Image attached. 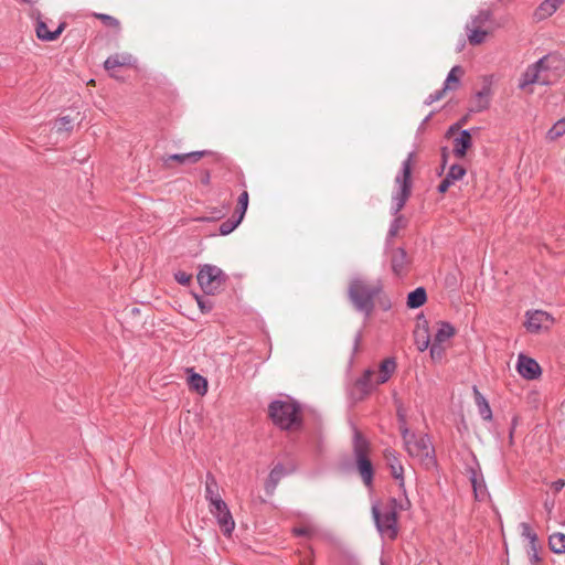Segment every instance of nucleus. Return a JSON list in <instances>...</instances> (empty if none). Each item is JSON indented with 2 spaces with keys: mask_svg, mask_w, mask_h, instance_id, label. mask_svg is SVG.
<instances>
[{
  "mask_svg": "<svg viewBox=\"0 0 565 565\" xmlns=\"http://www.w3.org/2000/svg\"><path fill=\"white\" fill-rule=\"evenodd\" d=\"M466 120H467V118H466V117H463V118H461V119L459 120V121L461 122V126L466 122Z\"/></svg>",
  "mask_w": 565,
  "mask_h": 565,
  "instance_id": "nucleus-60",
  "label": "nucleus"
},
{
  "mask_svg": "<svg viewBox=\"0 0 565 565\" xmlns=\"http://www.w3.org/2000/svg\"><path fill=\"white\" fill-rule=\"evenodd\" d=\"M396 417H397L398 428H399L402 438L403 439L408 438L409 434H412L413 431H411L408 426H407L406 414H405V411H404L403 407H398L397 408Z\"/></svg>",
  "mask_w": 565,
  "mask_h": 565,
  "instance_id": "nucleus-35",
  "label": "nucleus"
},
{
  "mask_svg": "<svg viewBox=\"0 0 565 565\" xmlns=\"http://www.w3.org/2000/svg\"><path fill=\"white\" fill-rule=\"evenodd\" d=\"M431 116H433V113L428 114V115L423 119V121H422V122H420V125H419V129H422V128H423V127H424V126L429 121V119L431 118Z\"/></svg>",
  "mask_w": 565,
  "mask_h": 565,
  "instance_id": "nucleus-57",
  "label": "nucleus"
},
{
  "mask_svg": "<svg viewBox=\"0 0 565 565\" xmlns=\"http://www.w3.org/2000/svg\"><path fill=\"white\" fill-rule=\"evenodd\" d=\"M471 456L473 465L467 466L466 471L469 476L476 499L483 500L488 494L486 481L476 455L471 454Z\"/></svg>",
  "mask_w": 565,
  "mask_h": 565,
  "instance_id": "nucleus-11",
  "label": "nucleus"
},
{
  "mask_svg": "<svg viewBox=\"0 0 565 565\" xmlns=\"http://www.w3.org/2000/svg\"><path fill=\"white\" fill-rule=\"evenodd\" d=\"M455 328L454 326L448 321H439L438 322V329L435 333L434 341L437 343H444L450 338L455 335Z\"/></svg>",
  "mask_w": 565,
  "mask_h": 565,
  "instance_id": "nucleus-26",
  "label": "nucleus"
},
{
  "mask_svg": "<svg viewBox=\"0 0 565 565\" xmlns=\"http://www.w3.org/2000/svg\"><path fill=\"white\" fill-rule=\"evenodd\" d=\"M65 28H66V22H61L54 31H52L51 33H47V38H51V42L55 41L62 34V32L65 30Z\"/></svg>",
  "mask_w": 565,
  "mask_h": 565,
  "instance_id": "nucleus-51",
  "label": "nucleus"
},
{
  "mask_svg": "<svg viewBox=\"0 0 565 565\" xmlns=\"http://www.w3.org/2000/svg\"><path fill=\"white\" fill-rule=\"evenodd\" d=\"M480 130V127H472L470 129H463L454 139V156L457 158H463L467 151L472 147V132Z\"/></svg>",
  "mask_w": 565,
  "mask_h": 565,
  "instance_id": "nucleus-13",
  "label": "nucleus"
},
{
  "mask_svg": "<svg viewBox=\"0 0 565 565\" xmlns=\"http://www.w3.org/2000/svg\"><path fill=\"white\" fill-rule=\"evenodd\" d=\"M174 279L178 284L182 286H188L192 280V275L183 270H178L177 273H174Z\"/></svg>",
  "mask_w": 565,
  "mask_h": 565,
  "instance_id": "nucleus-43",
  "label": "nucleus"
},
{
  "mask_svg": "<svg viewBox=\"0 0 565 565\" xmlns=\"http://www.w3.org/2000/svg\"><path fill=\"white\" fill-rule=\"evenodd\" d=\"M445 169H446V166H443V163H440V168L438 170V175H441L444 173Z\"/></svg>",
  "mask_w": 565,
  "mask_h": 565,
  "instance_id": "nucleus-59",
  "label": "nucleus"
},
{
  "mask_svg": "<svg viewBox=\"0 0 565 565\" xmlns=\"http://www.w3.org/2000/svg\"><path fill=\"white\" fill-rule=\"evenodd\" d=\"M188 384L190 390L196 392L200 395H205L207 392V380L201 374L194 372L193 369L190 370Z\"/></svg>",
  "mask_w": 565,
  "mask_h": 565,
  "instance_id": "nucleus-22",
  "label": "nucleus"
},
{
  "mask_svg": "<svg viewBox=\"0 0 565 565\" xmlns=\"http://www.w3.org/2000/svg\"><path fill=\"white\" fill-rule=\"evenodd\" d=\"M525 320V328L531 333H537L542 330L546 322L552 321V317L542 310L527 311Z\"/></svg>",
  "mask_w": 565,
  "mask_h": 565,
  "instance_id": "nucleus-15",
  "label": "nucleus"
},
{
  "mask_svg": "<svg viewBox=\"0 0 565 565\" xmlns=\"http://www.w3.org/2000/svg\"><path fill=\"white\" fill-rule=\"evenodd\" d=\"M427 301V291L424 287H417L407 295L406 305L409 309H417Z\"/></svg>",
  "mask_w": 565,
  "mask_h": 565,
  "instance_id": "nucleus-24",
  "label": "nucleus"
},
{
  "mask_svg": "<svg viewBox=\"0 0 565 565\" xmlns=\"http://www.w3.org/2000/svg\"><path fill=\"white\" fill-rule=\"evenodd\" d=\"M36 565H43L42 563H38Z\"/></svg>",
  "mask_w": 565,
  "mask_h": 565,
  "instance_id": "nucleus-62",
  "label": "nucleus"
},
{
  "mask_svg": "<svg viewBox=\"0 0 565 565\" xmlns=\"http://www.w3.org/2000/svg\"><path fill=\"white\" fill-rule=\"evenodd\" d=\"M385 458L392 477L398 481L401 490L405 492L404 468L397 457V452L393 449H386Z\"/></svg>",
  "mask_w": 565,
  "mask_h": 565,
  "instance_id": "nucleus-14",
  "label": "nucleus"
},
{
  "mask_svg": "<svg viewBox=\"0 0 565 565\" xmlns=\"http://www.w3.org/2000/svg\"><path fill=\"white\" fill-rule=\"evenodd\" d=\"M362 330H359L355 335H354V339H353V347H352V354H351V358H350V363L353 362L354 360V356L356 354V352L359 351L360 349V344H361V341H362Z\"/></svg>",
  "mask_w": 565,
  "mask_h": 565,
  "instance_id": "nucleus-47",
  "label": "nucleus"
},
{
  "mask_svg": "<svg viewBox=\"0 0 565 565\" xmlns=\"http://www.w3.org/2000/svg\"><path fill=\"white\" fill-rule=\"evenodd\" d=\"M516 371L525 380H536L542 374L539 362L523 353H520L516 361Z\"/></svg>",
  "mask_w": 565,
  "mask_h": 565,
  "instance_id": "nucleus-12",
  "label": "nucleus"
},
{
  "mask_svg": "<svg viewBox=\"0 0 565 565\" xmlns=\"http://www.w3.org/2000/svg\"><path fill=\"white\" fill-rule=\"evenodd\" d=\"M194 297H195L198 307L200 308L202 313H209L212 311L214 303L210 298H207L205 296H200V295H194Z\"/></svg>",
  "mask_w": 565,
  "mask_h": 565,
  "instance_id": "nucleus-37",
  "label": "nucleus"
},
{
  "mask_svg": "<svg viewBox=\"0 0 565 565\" xmlns=\"http://www.w3.org/2000/svg\"><path fill=\"white\" fill-rule=\"evenodd\" d=\"M414 342L419 352H424L429 348L430 334L426 321L423 327H417L414 331Z\"/></svg>",
  "mask_w": 565,
  "mask_h": 565,
  "instance_id": "nucleus-19",
  "label": "nucleus"
},
{
  "mask_svg": "<svg viewBox=\"0 0 565 565\" xmlns=\"http://www.w3.org/2000/svg\"><path fill=\"white\" fill-rule=\"evenodd\" d=\"M461 74H462L461 66L455 65L448 73L443 87L446 88L447 90L456 89L459 86V83H460L459 75H461Z\"/></svg>",
  "mask_w": 565,
  "mask_h": 565,
  "instance_id": "nucleus-31",
  "label": "nucleus"
},
{
  "mask_svg": "<svg viewBox=\"0 0 565 565\" xmlns=\"http://www.w3.org/2000/svg\"><path fill=\"white\" fill-rule=\"evenodd\" d=\"M402 508L397 499L391 498L380 507L379 502L372 504V516L375 527L383 539L395 540L398 534L397 509Z\"/></svg>",
  "mask_w": 565,
  "mask_h": 565,
  "instance_id": "nucleus-4",
  "label": "nucleus"
},
{
  "mask_svg": "<svg viewBox=\"0 0 565 565\" xmlns=\"http://www.w3.org/2000/svg\"><path fill=\"white\" fill-rule=\"evenodd\" d=\"M414 152H411L407 158L402 162L401 171L395 177V185L397 190L392 194L391 214L394 218L391 221L388 232L385 238V249L392 245L393 238L397 232L405 224L404 216L399 213L405 206L412 194V161Z\"/></svg>",
  "mask_w": 565,
  "mask_h": 565,
  "instance_id": "nucleus-1",
  "label": "nucleus"
},
{
  "mask_svg": "<svg viewBox=\"0 0 565 565\" xmlns=\"http://www.w3.org/2000/svg\"><path fill=\"white\" fill-rule=\"evenodd\" d=\"M96 17L100 19L106 26L117 28L119 25V21L109 14L98 13Z\"/></svg>",
  "mask_w": 565,
  "mask_h": 565,
  "instance_id": "nucleus-44",
  "label": "nucleus"
},
{
  "mask_svg": "<svg viewBox=\"0 0 565 565\" xmlns=\"http://www.w3.org/2000/svg\"><path fill=\"white\" fill-rule=\"evenodd\" d=\"M460 127H461V122H460V121H457V122L452 124V125L448 128L446 136H450V135H452V134H454L455 131H457Z\"/></svg>",
  "mask_w": 565,
  "mask_h": 565,
  "instance_id": "nucleus-56",
  "label": "nucleus"
},
{
  "mask_svg": "<svg viewBox=\"0 0 565 565\" xmlns=\"http://www.w3.org/2000/svg\"><path fill=\"white\" fill-rule=\"evenodd\" d=\"M468 40L472 45H479L484 42L488 32L480 28H471L470 24L466 25Z\"/></svg>",
  "mask_w": 565,
  "mask_h": 565,
  "instance_id": "nucleus-32",
  "label": "nucleus"
},
{
  "mask_svg": "<svg viewBox=\"0 0 565 565\" xmlns=\"http://www.w3.org/2000/svg\"><path fill=\"white\" fill-rule=\"evenodd\" d=\"M224 215H225V212L222 209H214L212 211V216H203L200 220L210 222V221L220 220V218L224 217Z\"/></svg>",
  "mask_w": 565,
  "mask_h": 565,
  "instance_id": "nucleus-50",
  "label": "nucleus"
},
{
  "mask_svg": "<svg viewBox=\"0 0 565 565\" xmlns=\"http://www.w3.org/2000/svg\"><path fill=\"white\" fill-rule=\"evenodd\" d=\"M51 32L52 31H50L47 29L46 23L44 21H42L41 19H38L36 28H35V33H36L38 39L41 41L51 42V38H47V33H51Z\"/></svg>",
  "mask_w": 565,
  "mask_h": 565,
  "instance_id": "nucleus-38",
  "label": "nucleus"
},
{
  "mask_svg": "<svg viewBox=\"0 0 565 565\" xmlns=\"http://www.w3.org/2000/svg\"><path fill=\"white\" fill-rule=\"evenodd\" d=\"M548 545L553 553H565V534L561 532L553 533L548 537Z\"/></svg>",
  "mask_w": 565,
  "mask_h": 565,
  "instance_id": "nucleus-30",
  "label": "nucleus"
},
{
  "mask_svg": "<svg viewBox=\"0 0 565 565\" xmlns=\"http://www.w3.org/2000/svg\"><path fill=\"white\" fill-rule=\"evenodd\" d=\"M295 536H311L315 533V529L312 526H298L291 530Z\"/></svg>",
  "mask_w": 565,
  "mask_h": 565,
  "instance_id": "nucleus-45",
  "label": "nucleus"
},
{
  "mask_svg": "<svg viewBox=\"0 0 565 565\" xmlns=\"http://www.w3.org/2000/svg\"><path fill=\"white\" fill-rule=\"evenodd\" d=\"M385 254L388 257L391 270L394 276L403 278L407 275L411 259L404 247H388V250L384 248Z\"/></svg>",
  "mask_w": 565,
  "mask_h": 565,
  "instance_id": "nucleus-9",
  "label": "nucleus"
},
{
  "mask_svg": "<svg viewBox=\"0 0 565 565\" xmlns=\"http://www.w3.org/2000/svg\"><path fill=\"white\" fill-rule=\"evenodd\" d=\"M374 371L367 369L364 373L355 381V386L360 390L362 396L370 394L374 387L372 383V376Z\"/></svg>",
  "mask_w": 565,
  "mask_h": 565,
  "instance_id": "nucleus-27",
  "label": "nucleus"
},
{
  "mask_svg": "<svg viewBox=\"0 0 565 565\" xmlns=\"http://www.w3.org/2000/svg\"><path fill=\"white\" fill-rule=\"evenodd\" d=\"M467 173L466 168L462 166L455 163L451 164L445 178L437 186V191L441 194L446 193L447 190L455 184L456 181L461 180Z\"/></svg>",
  "mask_w": 565,
  "mask_h": 565,
  "instance_id": "nucleus-16",
  "label": "nucleus"
},
{
  "mask_svg": "<svg viewBox=\"0 0 565 565\" xmlns=\"http://www.w3.org/2000/svg\"><path fill=\"white\" fill-rule=\"evenodd\" d=\"M547 62H548V55H544L543 57L537 60L535 63L531 64V66L534 70H539V74L541 75L542 72L550 70Z\"/></svg>",
  "mask_w": 565,
  "mask_h": 565,
  "instance_id": "nucleus-46",
  "label": "nucleus"
},
{
  "mask_svg": "<svg viewBox=\"0 0 565 565\" xmlns=\"http://www.w3.org/2000/svg\"><path fill=\"white\" fill-rule=\"evenodd\" d=\"M210 153H211V151H209V150H199V151L186 152L185 157H186L188 162L194 163V162L199 161L201 158H203Z\"/></svg>",
  "mask_w": 565,
  "mask_h": 565,
  "instance_id": "nucleus-42",
  "label": "nucleus"
},
{
  "mask_svg": "<svg viewBox=\"0 0 565 565\" xmlns=\"http://www.w3.org/2000/svg\"><path fill=\"white\" fill-rule=\"evenodd\" d=\"M565 134V118L556 121L553 127L547 131L550 139L554 140L562 137Z\"/></svg>",
  "mask_w": 565,
  "mask_h": 565,
  "instance_id": "nucleus-36",
  "label": "nucleus"
},
{
  "mask_svg": "<svg viewBox=\"0 0 565 565\" xmlns=\"http://www.w3.org/2000/svg\"><path fill=\"white\" fill-rule=\"evenodd\" d=\"M539 83L541 85H547L548 82L546 79L541 78L539 74V70H534L531 65L526 67V70L522 73L518 87L520 89H525L527 86Z\"/></svg>",
  "mask_w": 565,
  "mask_h": 565,
  "instance_id": "nucleus-18",
  "label": "nucleus"
},
{
  "mask_svg": "<svg viewBox=\"0 0 565 565\" xmlns=\"http://www.w3.org/2000/svg\"><path fill=\"white\" fill-rule=\"evenodd\" d=\"M202 182H203L204 184H207V183L210 182V173H209V172H206V173H205V175H204V177H203V179H202Z\"/></svg>",
  "mask_w": 565,
  "mask_h": 565,
  "instance_id": "nucleus-58",
  "label": "nucleus"
},
{
  "mask_svg": "<svg viewBox=\"0 0 565 565\" xmlns=\"http://www.w3.org/2000/svg\"><path fill=\"white\" fill-rule=\"evenodd\" d=\"M491 20L492 11L490 9H481L476 15L471 17V20L468 24H470L471 28L482 29Z\"/></svg>",
  "mask_w": 565,
  "mask_h": 565,
  "instance_id": "nucleus-29",
  "label": "nucleus"
},
{
  "mask_svg": "<svg viewBox=\"0 0 565 565\" xmlns=\"http://www.w3.org/2000/svg\"><path fill=\"white\" fill-rule=\"evenodd\" d=\"M353 458L356 471L359 472L364 486L372 488L374 480V466L370 458V443L363 437L358 428H354L353 434Z\"/></svg>",
  "mask_w": 565,
  "mask_h": 565,
  "instance_id": "nucleus-5",
  "label": "nucleus"
},
{
  "mask_svg": "<svg viewBox=\"0 0 565 565\" xmlns=\"http://www.w3.org/2000/svg\"><path fill=\"white\" fill-rule=\"evenodd\" d=\"M475 403L478 407V413L483 420H492V411L487 398L480 393L477 386H473Z\"/></svg>",
  "mask_w": 565,
  "mask_h": 565,
  "instance_id": "nucleus-20",
  "label": "nucleus"
},
{
  "mask_svg": "<svg viewBox=\"0 0 565 565\" xmlns=\"http://www.w3.org/2000/svg\"><path fill=\"white\" fill-rule=\"evenodd\" d=\"M522 529V536L527 539L530 541V544H536L537 543V535L535 532L532 531L529 523H521Z\"/></svg>",
  "mask_w": 565,
  "mask_h": 565,
  "instance_id": "nucleus-39",
  "label": "nucleus"
},
{
  "mask_svg": "<svg viewBox=\"0 0 565 565\" xmlns=\"http://www.w3.org/2000/svg\"><path fill=\"white\" fill-rule=\"evenodd\" d=\"M440 154H441V163L443 166H447L448 158H449V149L448 147L444 146L440 148Z\"/></svg>",
  "mask_w": 565,
  "mask_h": 565,
  "instance_id": "nucleus-54",
  "label": "nucleus"
},
{
  "mask_svg": "<svg viewBox=\"0 0 565 565\" xmlns=\"http://www.w3.org/2000/svg\"><path fill=\"white\" fill-rule=\"evenodd\" d=\"M268 416L274 425L281 430H291L302 425L301 406L290 396L270 402Z\"/></svg>",
  "mask_w": 565,
  "mask_h": 565,
  "instance_id": "nucleus-3",
  "label": "nucleus"
},
{
  "mask_svg": "<svg viewBox=\"0 0 565 565\" xmlns=\"http://www.w3.org/2000/svg\"><path fill=\"white\" fill-rule=\"evenodd\" d=\"M552 487L555 491H561L565 487V480L557 479L552 483Z\"/></svg>",
  "mask_w": 565,
  "mask_h": 565,
  "instance_id": "nucleus-55",
  "label": "nucleus"
},
{
  "mask_svg": "<svg viewBox=\"0 0 565 565\" xmlns=\"http://www.w3.org/2000/svg\"><path fill=\"white\" fill-rule=\"evenodd\" d=\"M429 349L431 359H441L444 354V348L440 345V343L434 341L433 344L429 345Z\"/></svg>",
  "mask_w": 565,
  "mask_h": 565,
  "instance_id": "nucleus-49",
  "label": "nucleus"
},
{
  "mask_svg": "<svg viewBox=\"0 0 565 565\" xmlns=\"http://www.w3.org/2000/svg\"><path fill=\"white\" fill-rule=\"evenodd\" d=\"M134 63V57L130 54H114L106 58L104 67L106 71H111L120 66H130Z\"/></svg>",
  "mask_w": 565,
  "mask_h": 565,
  "instance_id": "nucleus-21",
  "label": "nucleus"
},
{
  "mask_svg": "<svg viewBox=\"0 0 565 565\" xmlns=\"http://www.w3.org/2000/svg\"><path fill=\"white\" fill-rule=\"evenodd\" d=\"M56 128L58 131L71 130L72 129V120L68 116H64L57 119Z\"/></svg>",
  "mask_w": 565,
  "mask_h": 565,
  "instance_id": "nucleus-48",
  "label": "nucleus"
},
{
  "mask_svg": "<svg viewBox=\"0 0 565 565\" xmlns=\"http://www.w3.org/2000/svg\"><path fill=\"white\" fill-rule=\"evenodd\" d=\"M242 221L243 220H239L236 215L227 218L218 227L220 235L225 236L231 234L242 223Z\"/></svg>",
  "mask_w": 565,
  "mask_h": 565,
  "instance_id": "nucleus-34",
  "label": "nucleus"
},
{
  "mask_svg": "<svg viewBox=\"0 0 565 565\" xmlns=\"http://www.w3.org/2000/svg\"><path fill=\"white\" fill-rule=\"evenodd\" d=\"M383 289L381 279L371 282L365 277L356 275L350 279L347 296L353 309L369 320L375 309V300Z\"/></svg>",
  "mask_w": 565,
  "mask_h": 565,
  "instance_id": "nucleus-2",
  "label": "nucleus"
},
{
  "mask_svg": "<svg viewBox=\"0 0 565 565\" xmlns=\"http://www.w3.org/2000/svg\"><path fill=\"white\" fill-rule=\"evenodd\" d=\"M527 554L532 565H540L541 557L539 555V543L530 544Z\"/></svg>",
  "mask_w": 565,
  "mask_h": 565,
  "instance_id": "nucleus-40",
  "label": "nucleus"
},
{
  "mask_svg": "<svg viewBox=\"0 0 565 565\" xmlns=\"http://www.w3.org/2000/svg\"><path fill=\"white\" fill-rule=\"evenodd\" d=\"M210 513L215 518L224 536L230 537L235 529V521L227 503L221 499L209 504Z\"/></svg>",
  "mask_w": 565,
  "mask_h": 565,
  "instance_id": "nucleus-8",
  "label": "nucleus"
},
{
  "mask_svg": "<svg viewBox=\"0 0 565 565\" xmlns=\"http://www.w3.org/2000/svg\"><path fill=\"white\" fill-rule=\"evenodd\" d=\"M510 439L512 440L513 439V428L511 429L510 431Z\"/></svg>",
  "mask_w": 565,
  "mask_h": 565,
  "instance_id": "nucleus-61",
  "label": "nucleus"
},
{
  "mask_svg": "<svg viewBox=\"0 0 565 565\" xmlns=\"http://www.w3.org/2000/svg\"><path fill=\"white\" fill-rule=\"evenodd\" d=\"M565 0H562V2H564Z\"/></svg>",
  "mask_w": 565,
  "mask_h": 565,
  "instance_id": "nucleus-63",
  "label": "nucleus"
},
{
  "mask_svg": "<svg viewBox=\"0 0 565 565\" xmlns=\"http://www.w3.org/2000/svg\"><path fill=\"white\" fill-rule=\"evenodd\" d=\"M65 28H66V22H61L54 31H52L51 33H47V38H51V42L55 41L62 34V32L65 30Z\"/></svg>",
  "mask_w": 565,
  "mask_h": 565,
  "instance_id": "nucleus-52",
  "label": "nucleus"
},
{
  "mask_svg": "<svg viewBox=\"0 0 565 565\" xmlns=\"http://www.w3.org/2000/svg\"><path fill=\"white\" fill-rule=\"evenodd\" d=\"M168 160L177 161L179 163L188 162L185 153H173V154L169 156Z\"/></svg>",
  "mask_w": 565,
  "mask_h": 565,
  "instance_id": "nucleus-53",
  "label": "nucleus"
},
{
  "mask_svg": "<svg viewBox=\"0 0 565 565\" xmlns=\"http://www.w3.org/2000/svg\"><path fill=\"white\" fill-rule=\"evenodd\" d=\"M218 483L211 472H207L205 480V500L209 504L214 503V500H221Z\"/></svg>",
  "mask_w": 565,
  "mask_h": 565,
  "instance_id": "nucleus-23",
  "label": "nucleus"
},
{
  "mask_svg": "<svg viewBox=\"0 0 565 565\" xmlns=\"http://www.w3.org/2000/svg\"><path fill=\"white\" fill-rule=\"evenodd\" d=\"M403 443L411 457L418 458L426 466L434 467L437 465L435 448L427 434L417 436L412 433L408 438L403 439Z\"/></svg>",
  "mask_w": 565,
  "mask_h": 565,
  "instance_id": "nucleus-6",
  "label": "nucleus"
},
{
  "mask_svg": "<svg viewBox=\"0 0 565 565\" xmlns=\"http://www.w3.org/2000/svg\"><path fill=\"white\" fill-rule=\"evenodd\" d=\"M248 203H249V194L246 190H244L238 196L237 207L235 210L234 215L239 217V220H243L246 214Z\"/></svg>",
  "mask_w": 565,
  "mask_h": 565,
  "instance_id": "nucleus-33",
  "label": "nucleus"
},
{
  "mask_svg": "<svg viewBox=\"0 0 565 565\" xmlns=\"http://www.w3.org/2000/svg\"><path fill=\"white\" fill-rule=\"evenodd\" d=\"M562 0H544L537 8L536 15L539 19L551 17L562 4Z\"/></svg>",
  "mask_w": 565,
  "mask_h": 565,
  "instance_id": "nucleus-28",
  "label": "nucleus"
},
{
  "mask_svg": "<svg viewBox=\"0 0 565 565\" xmlns=\"http://www.w3.org/2000/svg\"><path fill=\"white\" fill-rule=\"evenodd\" d=\"M296 470L297 466L294 461H288L286 465L282 462L275 463L269 471L267 480L265 481L264 489L266 494L269 497L274 495L279 481L282 478L292 475Z\"/></svg>",
  "mask_w": 565,
  "mask_h": 565,
  "instance_id": "nucleus-10",
  "label": "nucleus"
},
{
  "mask_svg": "<svg viewBox=\"0 0 565 565\" xmlns=\"http://www.w3.org/2000/svg\"><path fill=\"white\" fill-rule=\"evenodd\" d=\"M227 279L226 274L217 266L204 264L196 274V280L205 295H215Z\"/></svg>",
  "mask_w": 565,
  "mask_h": 565,
  "instance_id": "nucleus-7",
  "label": "nucleus"
},
{
  "mask_svg": "<svg viewBox=\"0 0 565 565\" xmlns=\"http://www.w3.org/2000/svg\"><path fill=\"white\" fill-rule=\"evenodd\" d=\"M492 95L491 81L488 78L484 79V83L480 90L475 94L476 105L472 108V111H483L490 106V96Z\"/></svg>",
  "mask_w": 565,
  "mask_h": 565,
  "instance_id": "nucleus-17",
  "label": "nucleus"
},
{
  "mask_svg": "<svg viewBox=\"0 0 565 565\" xmlns=\"http://www.w3.org/2000/svg\"><path fill=\"white\" fill-rule=\"evenodd\" d=\"M446 92H447V89L444 87L440 89H437L436 92H434L427 96L424 104L429 106V105L434 104L435 102H438L439 99H441L444 97Z\"/></svg>",
  "mask_w": 565,
  "mask_h": 565,
  "instance_id": "nucleus-41",
  "label": "nucleus"
},
{
  "mask_svg": "<svg viewBox=\"0 0 565 565\" xmlns=\"http://www.w3.org/2000/svg\"><path fill=\"white\" fill-rule=\"evenodd\" d=\"M396 370V361L394 358H386L383 360L380 364V375L376 380V384H384L386 383L392 374Z\"/></svg>",
  "mask_w": 565,
  "mask_h": 565,
  "instance_id": "nucleus-25",
  "label": "nucleus"
}]
</instances>
